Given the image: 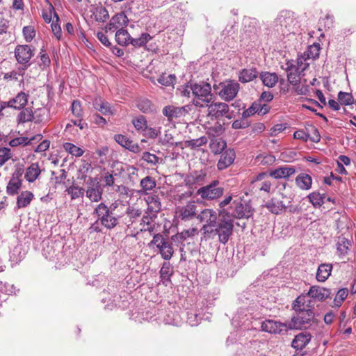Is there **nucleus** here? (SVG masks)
Here are the masks:
<instances>
[{"label":"nucleus","mask_w":356,"mask_h":356,"mask_svg":"<svg viewBox=\"0 0 356 356\" xmlns=\"http://www.w3.org/2000/svg\"><path fill=\"white\" fill-rule=\"evenodd\" d=\"M152 39L149 33H143L138 38H131L130 43L134 47H143Z\"/></svg>","instance_id":"obj_50"},{"label":"nucleus","mask_w":356,"mask_h":356,"mask_svg":"<svg viewBox=\"0 0 356 356\" xmlns=\"http://www.w3.org/2000/svg\"><path fill=\"white\" fill-rule=\"evenodd\" d=\"M163 322L166 325L179 326L181 324V318L179 314L168 311L165 312Z\"/></svg>","instance_id":"obj_37"},{"label":"nucleus","mask_w":356,"mask_h":356,"mask_svg":"<svg viewBox=\"0 0 356 356\" xmlns=\"http://www.w3.org/2000/svg\"><path fill=\"white\" fill-rule=\"evenodd\" d=\"M338 99L342 105H351L354 103V99L351 93L340 91L338 93Z\"/></svg>","instance_id":"obj_52"},{"label":"nucleus","mask_w":356,"mask_h":356,"mask_svg":"<svg viewBox=\"0 0 356 356\" xmlns=\"http://www.w3.org/2000/svg\"><path fill=\"white\" fill-rule=\"evenodd\" d=\"M137 106L143 113H145L153 111L152 102L147 99H140L138 102Z\"/></svg>","instance_id":"obj_60"},{"label":"nucleus","mask_w":356,"mask_h":356,"mask_svg":"<svg viewBox=\"0 0 356 356\" xmlns=\"http://www.w3.org/2000/svg\"><path fill=\"white\" fill-rule=\"evenodd\" d=\"M259 78L262 83L268 88H273L278 81V75L275 72H261Z\"/></svg>","instance_id":"obj_32"},{"label":"nucleus","mask_w":356,"mask_h":356,"mask_svg":"<svg viewBox=\"0 0 356 356\" xmlns=\"http://www.w3.org/2000/svg\"><path fill=\"white\" fill-rule=\"evenodd\" d=\"M33 112L31 108H24L19 113L17 122L18 124H24L26 122H31L33 120Z\"/></svg>","instance_id":"obj_40"},{"label":"nucleus","mask_w":356,"mask_h":356,"mask_svg":"<svg viewBox=\"0 0 356 356\" xmlns=\"http://www.w3.org/2000/svg\"><path fill=\"white\" fill-rule=\"evenodd\" d=\"M258 76V72L256 68H245L242 70L239 73V81L241 83H248L253 81Z\"/></svg>","instance_id":"obj_34"},{"label":"nucleus","mask_w":356,"mask_h":356,"mask_svg":"<svg viewBox=\"0 0 356 356\" xmlns=\"http://www.w3.org/2000/svg\"><path fill=\"white\" fill-rule=\"evenodd\" d=\"M12 156L10 149L7 147L0 148V165H3Z\"/></svg>","instance_id":"obj_63"},{"label":"nucleus","mask_w":356,"mask_h":356,"mask_svg":"<svg viewBox=\"0 0 356 356\" xmlns=\"http://www.w3.org/2000/svg\"><path fill=\"white\" fill-rule=\"evenodd\" d=\"M24 173V166L22 165H16L12 177L7 185L6 191L8 195H14L18 193L19 190L22 187V177Z\"/></svg>","instance_id":"obj_10"},{"label":"nucleus","mask_w":356,"mask_h":356,"mask_svg":"<svg viewBox=\"0 0 356 356\" xmlns=\"http://www.w3.org/2000/svg\"><path fill=\"white\" fill-rule=\"evenodd\" d=\"M42 138V136L41 134H38L35 136L31 137V138H29L27 137H17L15 138L12 139L9 142V145L11 147H17L19 145H27L29 144H31L33 140H40Z\"/></svg>","instance_id":"obj_35"},{"label":"nucleus","mask_w":356,"mask_h":356,"mask_svg":"<svg viewBox=\"0 0 356 356\" xmlns=\"http://www.w3.org/2000/svg\"><path fill=\"white\" fill-rule=\"evenodd\" d=\"M41 170L38 163H31L26 170L24 174L25 179L29 182H34L40 176Z\"/></svg>","instance_id":"obj_28"},{"label":"nucleus","mask_w":356,"mask_h":356,"mask_svg":"<svg viewBox=\"0 0 356 356\" xmlns=\"http://www.w3.org/2000/svg\"><path fill=\"white\" fill-rule=\"evenodd\" d=\"M66 192L70 195L71 200L77 199L84 195L83 188L74 186L67 188Z\"/></svg>","instance_id":"obj_53"},{"label":"nucleus","mask_w":356,"mask_h":356,"mask_svg":"<svg viewBox=\"0 0 356 356\" xmlns=\"http://www.w3.org/2000/svg\"><path fill=\"white\" fill-rule=\"evenodd\" d=\"M131 38L127 31L124 29H120L116 31L115 33V41L121 46H127L130 43Z\"/></svg>","instance_id":"obj_38"},{"label":"nucleus","mask_w":356,"mask_h":356,"mask_svg":"<svg viewBox=\"0 0 356 356\" xmlns=\"http://www.w3.org/2000/svg\"><path fill=\"white\" fill-rule=\"evenodd\" d=\"M17 291H19V289H17L13 284L0 282V292L7 295H16Z\"/></svg>","instance_id":"obj_56"},{"label":"nucleus","mask_w":356,"mask_h":356,"mask_svg":"<svg viewBox=\"0 0 356 356\" xmlns=\"http://www.w3.org/2000/svg\"><path fill=\"white\" fill-rule=\"evenodd\" d=\"M192 95L194 98L193 103L195 106L204 107L207 103L215 101V96L211 93V88L209 83L191 84Z\"/></svg>","instance_id":"obj_4"},{"label":"nucleus","mask_w":356,"mask_h":356,"mask_svg":"<svg viewBox=\"0 0 356 356\" xmlns=\"http://www.w3.org/2000/svg\"><path fill=\"white\" fill-rule=\"evenodd\" d=\"M296 184L300 189L308 191L312 188V178L308 174L300 173L296 178Z\"/></svg>","instance_id":"obj_33"},{"label":"nucleus","mask_w":356,"mask_h":356,"mask_svg":"<svg viewBox=\"0 0 356 356\" xmlns=\"http://www.w3.org/2000/svg\"><path fill=\"white\" fill-rule=\"evenodd\" d=\"M34 195L31 191H25L22 192L17 197V204L19 208H23L27 207L32 200Z\"/></svg>","instance_id":"obj_39"},{"label":"nucleus","mask_w":356,"mask_h":356,"mask_svg":"<svg viewBox=\"0 0 356 356\" xmlns=\"http://www.w3.org/2000/svg\"><path fill=\"white\" fill-rule=\"evenodd\" d=\"M287 205H286L283 201L279 200L275 198L271 199L266 204V207L274 214H280L282 213L285 209L287 208Z\"/></svg>","instance_id":"obj_29"},{"label":"nucleus","mask_w":356,"mask_h":356,"mask_svg":"<svg viewBox=\"0 0 356 356\" xmlns=\"http://www.w3.org/2000/svg\"><path fill=\"white\" fill-rule=\"evenodd\" d=\"M117 207L115 204H112L110 207H108L104 203L99 204L95 209V213L98 217L99 221L102 220L104 218L108 217L111 214L113 213V210Z\"/></svg>","instance_id":"obj_27"},{"label":"nucleus","mask_w":356,"mask_h":356,"mask_svg":"<svg viewBox=\"0 0 356 356\" xmlns=\"http://www.w3.org/2000/svg\"><path fill=\"white\" fill-rule=\"evenodd\" d=\"M236 157L235 152L232 149H227L223 152L217 163L219 170H223L230 166L234 161Z\"/></svg>","instance_id":"obj_19"},{"label":"nucleus","mask_w":356,"mask_h":356,"mask_svg":"<svg viewBox=\"0 0 356 356\" xmlns=\"http://www.w3.org/2000/svg\"><path fill=\"white\" fill-rule=\"evenodd\" d=\"M102 191L99 187H90L86 191V197L92 202H98L102 198Z\"/></svg>","instance_id":"obj_48"},{"label":"nucleus","mask_w":356,"mask_h":356,"mask_svg":"<svg viewBox=\"0 0 356 356\" xmlns=\"http://www.w3.org/2000/svg\"><path fill=\"white\" fill-rule=\"evenodd\" d=\"M351 241L345 237H339L337 243V251L339 258H344L348 253Z\"/></svg>","instance_id":"obj_31"},{"label":"nucleus","mask_w":356,"mask_h":356,"mask_svg":"<svg viewBox=\"0 0 356 356\" xmlns=\"http://www.w3.org/2000/svg\"><path fill=\"white\" fill-rule=\"evenodd\" d=\"M186 143H187L188 146L191 147L193 148L198 147L203 145H205L207 143V138L206 136H202L196 139L187 140Z\"/></svg>","instance_id":"obj_62"},{"label":"nucleus","mask_w":356,"mask_h":356,"mask_svg":"<svg viewBox=\"0 0 356 356\" xmlns=\"http://www.w3.org/2000/svg\"><path fill=\"white\" fill-rule=\"evenodd\" d=\"M95 21L105 22L109 18V14L105 7L98 6L93 13Z\"/></svg>","instance_id":"obj_44"},{"label":"nucleus","mask_w":356,"mask_h":356,"mask_svg":"<svg viewBox=\"0 0 356 356\" xmlns=\"http://www.w3.org/2000/svg\"><path fill=\"white\" fill-rule=\"evenodd\" d=\"M175 76L173 74H163L158 79V82L165 86H170L173 84L175 81Z\"/></svg>","instance_id":"obj_61"},{"label":"nucleus","mask_w":356,"mask_h":356,"mask_svg":"<svg viewBox=\"0 0 356 356\" xmlns=\"http://www.w3.org/2000/svg\"><path fill=\"white\" fill-rule=\"evenodd\" d=\"M155 245L159 250V252L164 260L169 261L174 254V248L172 242L165 239L161 234H156L154 236L153 239L149 243Z\"/></svg>","instance_id":"obj_8"},{"label":"nucleus","mask_w":356,"mask_h":356,"mask_svg":"<svg viewBox=\"0 0 356 356\" xmlns=\"http://www.w3.org/2000/svg\"><path fill=\"white\" fill-rule=\"evenodd\" d=\"M207 107V115L211 120H217L223 116H227L229 112V106L224 102H215L207 103L204 105Z\"/></svg>","instance_id":"obj_13"},{"label":"nucleus","mask_w":356,"mask_h":356,"mask_svg":"<svg viewBox=\"0 0 356 356\" xmlns=\"http://www.w3.org/2000/svg\"><path fill=\"white\" fill-rule=\"evenodd\" d=\"M161 143L162 145H170L176 147L181 144V142H173V136L170 130L165 131L164 136L161 138Z\"/></svg>","instance_id":"obj_59"},{"label":"nucleus","mask_w":356,"mask_h":356,"mask_svg":"<svg viewBox=\"0 0 356 356\" xmlns=\"http://www.w3.org/2000/svg\"><path fill=\"white\" fill-rule=\"evenodd\" d=\"M293 309L296 312H309V309L314 308V302L309 296L307 293L305 295L299 296L293 302Z\"/></svg>","instance_id":"obj_16"},{"label":"nucleus","mask_w":356,"mask_h":356,"mask_svg":"<svg viewBox=\"0 0 356 356\" xmlns=\"http://www.w3.org/2000/svg\"><path fill=\"white\" fill-rule=\"evenodd\" d=\"M140 186L141 188L138 193L140 196L150 195V192L156 186V179L151 176H146L140 180Z\"/></svg>","instance_id":"obj_23"},{"label":"nucleus","mask_w":356,"mask_h":356,"mask_svg":"<svg viewBox=\"0 0 356 356\" xmlns=\"http://www.w3.org/2000/svg\"><path fill=\"white\" fill-rule=\"evenodd\" d=\"M332 265L331 264H321L318 267L316 278L318 282H324L331 275Z\"/></svg>","instance_id":"obj_30"},{"label":"nucleus","mask_w":356,"mask_h":356,"mask_svg":"<svg viewBox=\"0 0 356 356\" xmlns=\"http://www.w3.org/2000/svg\"><path fill=\"white\" fill-rule=\"evenodd\" d=\"M125 213L129 218V220L125 222V223L127 225V226H129L134 222L135 219L141 215L142 212L140 209H136L134 207L129 206L125 210Z\"/></svg>","instance_id":"obj_45"},{"label":"nucleus","mask_w":356,"mask_h":356,"mask_svg":"<svg viewBox=\"0 0 356 356\" xmlns=\"http://www.w3.org/2000/svg\"><path fill=\"white\" fill-rule=\"evenodd\" d=\"M141 159L147 163L148 164L155 165H156L161 159L156 155L152 154L149 152H145L143 153Z\"/></svg>","instance_id":"obj_57"},{"label":"nucleus","mask_w":356,"mask_h":356,"mask_svg":"<svg viewBox=\"0 0 356 356\" xmlns=\"http://www.w3.org/2000/svg\"><path fill=\"white\" fill-rule=\"evenodd\" d=\"M211 140L210 147L216 154H220L227 146L226 143L221 138L211 139Z\"/></svg>","instance_id":"obj_46"},{"label":"nucleus","mask_w":356,"mask_h":356,"mask_svg":"<svg viewBox=\"0 0 356 356\" xmlns=\"http://www.w3.org/2000/svg\"><path fill=\"white\" fill-rule=\"evenodd\" d=\"M220 90L218 92L220 98L226 102L232 100L237 95L240 86L232 80L220 83Z\"/></svg>","instance_id":"obj_11"},{"label":"nucleus","mask_w":356,"mask_h":356,"mask_svg":"<svg viewBox=\"0 0 356 356\" xmlns=\"http://www.w3.org/2000/svg\"><path fill=\"white\" fill-rule=\"evenodd\" d=\"M147 208L146 211L157 215L161 210L160 197L156 194H150L145 197Z\"/></svg>","instance_id":"obj_20"},{"label":"nucleus","mask_w":356,"mask_h":356,"mask_svg":"<svg viewBox=\"0 0 356 356\" xmlns=\"http://www.w3.org/2000/svg\"><path fill=\"white\" fill-rule=\"evenodd\" d=\"M23 35L26 42H31L35 35V31L32 26H26L23 28Z\"/></svg>","instance_id":"obj_64"},{"label":"nucleus","mask_w":356,"mask_h":356,"mask_svg":"<svg viewBox=\"0 0 356 356\" xmlns=\"http://www.w3.org/2000/svg\"><path fill=\"white\" fill-rule=\"evenodd\" d=\"M63 148L67 152L76 157H80L84 153V151L81 148L76 146L75 145L71 143H64Z\"/></svg>","instance_id":"obj_47"},{"label":"nucleus","mask_w":356,"mask_h":356,"mask_svg":"<svg viewBox=\"0 0 356 356\" xmlns=\"http://www.w3.org/2000/svg\"><path fill=\"white\" fill-rule=\"evenodd\" d=\"M28 97L29 95L27 93L20 92L15 97L6 102V105L10 108L21 110L27 104Z\"/></svg>","instance_id":"obj_22"},{"label":"nucleus","mask_w":356,"mask_h":356,"mask_svg":"<svg viewBox=\"0 0 356 356\" xmlns=\"http://www.w3.org/2000/svg\"><path fill=\"white\" fill-rule=\"evenodd\" d=\"M297 22L293 13L289 10L281 11L273 22V29L279 35H288L294 33Z\"/></svg>","instance_id":"obj_1"},{"label":"nucleus","mask_w":356,"mask_h":356,"mask_svg":"<svg viewBox=\"0 0 356 356\" xmlns=\"http://www.w3.org/2000/svg\"><path fill=\"white\" fill-rule=\"evenodd\" d=\"M55 243H48L42 248V254L46 259H54L57 254L59 253V250L56 249L54 246Z\"/></svg>","instance_id":"obj_42"},{"label":"nucleus","mask_w":356,"mask_h":356,"mask_svg":"<svg viewBox=\"0 0 356 356\" xmlns=\"http://www.w3.org/2000/svg\"><path fill=\"white\" fill-rule=\"evenodd\" d=\"M259 323L261 325L262 331L270 334H283L289 330L288 323H281L271 319H267Z\"/></svg>","instance_id":"obj_12"},{"label":"nucleus","mask_w":356,"mask_h":356,"mask_svg":"<svg viewBox=\"0 0 356 356\" xmlns=\"http://www.w3.org/2000/svg\"><path fill=\"white\" fill-rule=\"evenodd\" d=\"M94 108L101 112L103 115H113V112L110 106V104L102 99H95L93 102Z\"/></svg>","instance_id":"obj_36"},{"label":"nucleus","mask_w":356,"mask_h":356,"mask_svg":"<svg viewBox=\"0 0 356 356\" xmlns=\"http://www.w3.org/2000/svg\"><path fill=\"white\" fill-rule=\"evenodd\" d=\"M120 217L121 216H115L114 213H112L108 217L104 218V219L100 221V223L106 229H111L118 225Z\"/></svg>","instance_id":"obj_41"},{"label":"nucleus","mask_w":356,"mask_h":356,"mask_svg":"<svg viewBox=\"0 0 356 356\" xmlns=\"http://www.w3.org/2000/svg\"><path fill=\"white\" fill-rule=\"evenodd\" d=\"M156 218L157 215L145 211V213L143 215L140 220V225L141 226V228L140 229V231H147L149 233L153 232L155 229V220Z\"/></svg>","instance_id":"obj_21"},{"label":"nucleus","mask_w":356,"mask_h":356,"mask_svg":"<svg viewBox=\"0 0 356 356\" xmlns=\"http://www.w3.org/2000/svg\"><path fill=\"white\" fill-rule=\"evenodd\" d=\"M129 23V19L124 13H117L110 20L106 26V31H115L120 29H124Z\"/></svg>","instance_id":"obj_15"},{"label":"nucleus","mask_w":356,"mask_h":356,"mask_svg":"<svg viewBox=\"0 0 356 356\" xmlns=\"http://www.w3.org/2000/svg\"><path fill=\"white\" fill-rule=\"evenodd\" d=\"M133 124L134 127L138 131H143L147 129V120L145 118L143 115L138 117L137 118L133 120Z\"/></svg>","instance_id":"obj_58"},{"label":"nucleus","mask_w":356,"mask_h":356,"mask_svg":"<svg viewBox=\"0 0 356 356\" xmlns=\"http://www.w3.org/2000/svg\"><path fill=\"white\" fill-rule=\"evenodd\" d=\"M219 216L221 218L217 225L212 229V237L211 238H213L215 236L218 235L219 241L225 244L233 233L234 221L229 216V212L225 210H220Z\"/></svg>","instance_id":"obj_2"},{"label":"nucleus","mask_w":356,"mask_h":356,"mask_svg":"<svg viewBox=\"0 0 356 356\" xmlns=\"http://www.w3.org/2000/svg\"><path fill=\"white\" fill-rule=\"evenodd\" d=\"M314 321V313L312 309H309V312H296V314L288 322V327L289 330L307 329Z\"/></svg>","instance_id":"obj_7"},{"label":"nucleus","mask_w":356,"mask_h":356,"mask_svg":"<svg viewBox=\"0 0 356 356\" xmlns=\"http://www.w3.org/2000/svg\"><path fill=\"white\" fill-rule=\"evenodd\" d=\"M51 8L54 11V17L56 19V22H53L51 24V29L54 35L56 37L58 40H60L61 38V29L60 25L58 24L59 21V17L58 14L54 11V7L51 5Z\"/></svg>","instance_id":"obj_55"},{"label":"nucleus","mask_w":356,"mask_h":356,"mask_svg":"<svg viewBox=\"0 0 356 356\" xmlns=\"http://www.w3.org/2000/svg\"><path fill=\"white\" fill-rule=\"evenodd\" d=\"M224 192V187L220 186L218 180L216 179L209 184L198 188L196 193L204 200L214 201L221 197Z\"/></svg>","instance_id":"obj_6"},{"label":"nucleus","mask_w":356,"mask_h":356,"mask_svg":"<svg viewBox=\"0 0 356 356\" xmlns=\"http://www.w3.org/2000/svg\"><path fill=\"white\" fill-rule=\"evenodd\" d=\"M348 293V292L347 289L343 288L339 289L334 299L332 307H340L344 300L347 298Z\"/></svg>","instance_id":"obj_51"},{"label":"nucleus","mask_w":356,"mask_h":356,"mask_svg":"<svg viewBox=\"0 0 356 356\" xmlns=\"http://www.w3.org/2000/svg\"><path fill=\"white\" fill-rule=\"evenodd\" d=\"M223 131V127L221 124H218L212 127H209L207 131V134L209 135L211 140L216 139V138L220 136Z\"/></svg>","instance_id":"obj_54"},{"label":"nucleus","mask_w":356,"mask_h":356,"mask_svg":"<svg viewBox=\"0 0 356 356\" xmlns=\"http://www.w3.org/2000/svg\"><path fill=\"white\" fill-rule=\"evenodd\" d=\"M197 206L195 201H188L186 204L175 208V216L182 221H190L197 216Z\"/></svg>","instance_id":"obj_9"},{"label":"nucleus","mask_w":356,"mask_h":356,"mask_svg":"<svg viewBox=\"0 0 356 356\" xmlns=\"http://www.w3.org/2000/svg\"><path fill=\"white\" fill-rule=\"evenodd\" d=\"M15 56L19 63L26 65L33 56V49L29 45H18L15 49Z\"/></svg>","instance_id":"obj_17"},{"label":"nucleus","mask_w":356,"mask_h":356,"mask_svg":"<svg viewBox=\"0 0 356 356\" xmlns=\"http://www.w3.org/2000/svg\"><path fill=\"white\" fill-rule=\"evenodd\" d=\"M331 295L330 289L319 286H312L307 292V296L314 301H323Z\"/></svg>","instance_id":"obj_18"},{"label":"nucleus","mask_w":356,"mask_h":356,"mask_svg":"<svg viewBox=\"0 0 356 356\" xmlns=\"http://www.w3.org/2000/svg\"><path fill=\"white\" fill-rule=\"evenodd\" d=\"M191 108V106L186 105L181 107L175 106H167L163 108V114L168 120H172L174 118H179L188 114Z\"/></svg>","instance_id":"obj_14"},{"label":"nucleus","mask_w":356,"mask_h":356,"mask_svg":"<svg viewBox=\"0 0 356 356\" xmlns=\"http://www.w3.org/2000/svg\"><path fill=\"white\" fill-rule=\"evenodd\" d=\"M308 66L309 64L305 63L303 58H298L296 61L288 60L282 68L286 72L289 83L296 86L302 81L301 76H304L303 72Z\"/></svg>","instance_id":"obj_3"},{"label":"nucleus","mask_w":356,"mask_h":356,"mask_svg":"<svg viewBox=\"0 0 356 356\" xmlns=\"http://www.w3.org/2000/svg\"><path fill=\"white\" fill-rule=\"evenodd\" d=\"M307 198L314 207H318L325 203L326 195L319 192H313L308 195Z\"/></svg>","instance_id":"obj_43"},{"label":"nucleus","mask_w":356,"mask_h":356,"mask_svg":"<svg viewBox=\"0 0 356 356\" xmlns=\"http://www.w3.org/2000/svg\"><path fill=\"white\" fill-rule=\"evenodd\" d=\"M202 319L200 314L195 312L190 311L186 313V323L191 326H197Z\"/></svg>","instance_id":"obj_49"},{"label":"nucleus","mask_w":356,"mask_h":356,"mask_svg":"<svg viewBox=\"0 0 356 356\" xmlns=\"http://www.w3.org/2000/svg\"><path fill=\"white\" fill-rule=\"evenodd\" d=\"M115 141L122 147L133 152H137L139 150L138 145L134 143L127 136L122 134H116L114 136Z\"/></svg>","instance_id":"obj_26"},{"label":"nucleus","mask_w":356,"mask_h":356,"mask_svg":"<svg viewBox=\"0 0 356 356\" xmlns=\"http://www.w3.org/2000/svg\"><path fill=\"white\" fill-rule=\"evenodd\" d=\"M197 219L202 223L200 231L205 238L212 237V229L217 225L218 213L212 209H204L197 216Z\"/></svg>","instance_id":"obj_5"},{"label":"nucleus","mask_w":356,"mask_h":356,"mask_svg":"<svg viewBox=\"0 0 356 356\" xmlns=\"http://www.w3.org/2000/svg\"><path fill=\"white\" fill-rule=\"evenodd\" d=\"M311 339L312 336L309 332H301L295 337L291 346L296 350H302L309 343Z\"/></svg>","instance_id":"obj_25"},{"label":"nucleus","mask_w":356,"mask_h":356,"mask_svg":"<svg viewBox=\"0 0 356 356\" xmlns=\"http://www.w3.org/2000/svg\"><path fill=\"white\" fill-rule=\"evenodd\" d=\"M296 172V169L293 166L284 165L276 169L271 170L269 172L270 177L275 179H287Z\"/></svg>","instance_id":"obj_24"}]
</instances>
